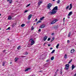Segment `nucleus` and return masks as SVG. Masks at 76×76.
Wrapping results in <instances>:
<instances>
[{
  "instance_id": "1",
  "label": "nucleus",
  "mask_w": 76,
  "mask_h": 76,
  "mask_svg": "<svg viewBox=\"0 0 76 76\" xmlns=\"http://www.w3.org/2000/svg\"><path fill=\"white\" fill-rule=\"evenodd\" d=\"M58 10V7L56 6L52 10V12L50 11L49 12V13L51 15H54V14H56L57 13L56 10Z\"/></svg>"
},
{
  "instance_id": "2",
  "label": "nucleus",
  "mask_w": 76,
  "mask_h": 76,
  "mask_svg": "<svg viewBox=\"0 0 76 76\" xmlns=\"http://www.w3.org/2000/svg\"><path fill=\"white\" fill-rule=\"evenodd\" d=\"M69 64H66L65 65V68L64 69H65L66 70H67L69 68Z\"/></svg>"
},
{
  "instance_id": "3",
  "label": "nucleus",
  "mask_w": 76,
  "mask_h": 76,
  "mask_svg": "<svg viewBox=\"0 0 76 76\" xmlns=\"http://www.w3.org/2000/svg\"><path fill=\"white\" fill-rule=\"evenodd\" d=\"M58 20L55 19L54 20L52 21L51 23V24L53 25Z\"/></svg>"
},
{
  "instance_id": "4",
  "label": "nucleus",
  "mask_w": 76,
  "mask_h": 76,
  "mask_svg": "<svg viewBox=\"0 0 76 76\" xmlns=\"http://www.w3.org/2000/svg\"><path fill=\"white\" fill-rule=\"evenodd\" d=\"M52 6L53 5H52V4L51 3H49L48 4V9H50V8L51 7V6Z\"/></svg>"
},
{
  "instance_id": "5",
  "label": "nucleus",
  "mask_w": 76,
  "mask_h": 76,
  "mask_svg": "<svg viewBox=\"0 0 76 76\" xmlns=\"http://www.w3.org/2000/svg\"><path fill=\"white\" fill-rule=\"evenodd\" d=\"M72 13L73 12H72V11L70 12L68 14V16H71V15H72L73 14Z\"/></svg>"
},
{
  "instance_id": "6",
  "label": "nucleus",
  "mask_w": 76,
  "mask_h": 76,
  "mask_svg": "<svg viewBox=\"0 0 76 76\" xmlns=\"http://www.w3.org/2000/svg\"><path fill=\"white\" fill-rule=\"evenodd\" d=\"M47 38L48 37L47 36H45V37H43V41H45L46 40Z\"/></svg>"
},
{
  "instance_id": "7",
  "label": "nucleus",
  "mask_w": 76,
  "mask_h": 76,
  "mask_svg": "<svg viewBox=\"0 0 76 76\" xmlns=\"http://www.w3.org/2000/svg\"><path fill=\"white\" fill-rule=\"evenodd\" d=\"M42 1H40L38 2V5L39 6H40L41 4H42Z\"/></svg>"
},
{
  "instance_id": "8",
  "label": "nucleus",
  "mask_w": 76,
  "mask_h": 76,
  "mask_svg": "<svg viewBox=\"0 0 76 76\" xmlns=\"http://www.w3.org/2000/svg\"><path fill=\"white\" fill-rule=\"evenodd\" d=\"M32 15H30L28 16V19H30L32 17Z\"/></svg>"
},
{
  "instance_id": "9",
  "label": "nucleus",
  "mask_w": 76,
  "mask_h": 76,
  "mask_svg": "<svg viewBox=\"0 0 76 76\" xmlns=\"http://www.w3.org/2000/svg\"><path fill=\"white\" fill-rule=\"evenodd\" d=\"M70 7L69 9V10H71L72 8V4H70Z\"/></svg>"
},
{
  "instance_id": "10",
  "label": "nucleus",
  "mask_w": 76,
  "mask_h": 76,
  "mask_svg": "<svg viewBox=\"0 0 76 76\" xmlns=\"http://www.w3.org/2000/svg\"><path fill=\"white\" fill-rule=\"evenodd\" d=\"M74 51L75 50L74 49H72L71 51H70V53H74Z\"/></svg>"
},
{
  "instance_id": "11",
  "label": "nucleus",
  "mask_w": 76,
  "mask_h": 76,
  "mask_svg": "<svg viewBox=\"0 0 76 76\" xmlns=\"http://www.w3.org/2000/svg\"><path fill=\"white\" fill-rule=\"evenodd\" d=\"M45 25H42L40 26V28H45Z\"/></svg>"
},
{
  "instance_id": "12",
  "label": "nucleus",
  "mask_w": 76,
  "mask_h": 76,
  "mask_svg": "<svg viewBox=\"0 0 76 76\" xmlns=\"http://www.w3.org/2000/svg\"><path fill=\"white\" fill-rule=\"evenodd\" d=\"M30 68H27V69H26L24 71V72H27L28 71V70H30Z\"/></svg>"
},
{
  "instance_id": "13",
  "label": "nucleus",
  "mask_w": 76,
  "mask_h": 76,
  "mask_svg": "<svg viewBox=\"0 0 76 76\" xmlns=\"http://www.w3.org/2000/svg\"><path fill=\"white\" fill-rule=\"evenodd\" d=\"M34 41H32L31 42V45H33L34 44Z\"/></svg>"
},
{
  "instance_id": "14",
  "label": "nucleus",
  "mask_w": 76,
  "mask_h": 76,
  "mask_svg": "<svg viewBox=\"0 0 76 76\" xmlns=\"http://www.w3.org/2000/svg\"><path fill=\"white\" fill-rule=\"evenodd\" d=\"M7 1H9V3L10 4H11V3H12V0H7Z\"/></svg>"
},
{
  "instance_id": "15",
  "label": "nucleus",
  "mask_w": 76,
  "mask_h": 76,
  "mask_svg": "<svg viewBox=\"0 0 76 76\" xmlns=\"http://www.w3.org/2000/svg\"><path fill=\"white\" fill-rule=\"evenodd\" d=\"M75 66L73 65H72V70H73V69H74V68H75Z\"/></svg>"
},
{
  "instance_id": "16",
  "label": "nucleus",
  "mask_w": 76,
  "mask_h": 76,
  "mask_svg": "<svg viewBox=\"0 0 76 76\" xmlns=\"http://www.w3.org/2000/svg\"><path fill=\"white\" fill-rule=\"evenodd\" d=\"M12 19V17H11V16H8L7 19Z\"/></svg>"
},
{
  "instance_id": "17",
  "label": "nucleus",
  "mask_w": 76,
  "mask_h": 76,
  "mask_svg": "<svg viewBox=\"0 0 76 76\" xmlns=\"http://www.w3.org/2000/svg\"><path fill=\"white\" fill-rule=\"evenodd\" d=\"M58 26L57 25L56 26H55V27H54V28H55V29H57L58 28Z\"/></svg>"
},
{
  "instance_id": "18",
  "label": "nucleus",
  "mask_w": 76,
  "mask_h": 76,
  "mask_svg": "<svg viewBox=\"0 0 76 76\" xmlns=\"http://www.w3.org/2000/svg\"><path fill=\"white\" fill-rule=\"evenodd\" d=\"M59 44H57V46H56V48L57 49H58V47L59 46Z\"/></svg>"
},
{
  "instance_id": "19",
  "label": "nucleus",
  "mask_w": 76,
  "mask_h": 76,
  "mask_svg": "<svg viewBox=\"0 0 76 76\" xmlns=\"http://www.w3.org/2000/svg\"><path fill=\"white\" fill-rule=\"evenodd\" d=\"M5 64V61H4L3 62V63H2V66H4Z\"/></svg>"
},
{
  "instance_id": "20",
  "label": "nucleus",
  "mask_w": 76,
  "mask_h": 76,
  "mask_svg": "<svg viewBox=\"0 0 76 76\" xmlns=\"http://www.w3.org/2000/svg\"><path fill=\"white\" fill-rule=\"evenodd\" d=\"M25 26V24H22L21 25V26L22 27H23L24 26Z\"/></svg>"
},
{
  "instance_id": "21",
  "label": "nucleus",
  "mask_w": 76,
  "mask_h": 76,
  "mask_svg": "<svg viewBox=\"0 0 76 76\" xmlns=\"http://www.w3.org/2000/svg\"><path fill=\"white\" fill-rule=\"evenodd\" d=\"M19 58H15V61H17L18 60Z\"/></svg>"
},
{
  "instance_id": "22",
  "label": "nucleus",
  "mask_w": 76,
  "mask_h": 76,
  "mask_svg": "<svg viewBox=\"0 0 76 76\" xmlns=\"http://www.w3.org/2000/svg\"><path fill=\"white\" fill-rule=\"evenodd\" d=\"M54 39H55V38H54V37H53V38H52V39H51V42H52V41H53V40Z\"/></svg>"
},
{
  "instance_id": "23",
  "label": "nucleus",
  "mask_w": 76,
  "mask_h": 76,
  "mask_svg": "<svg viewBox=\"0 0 76 76\" xmlns=\"http://www.w3.org/2000/svg\"><path fill=\"white\" fill-rule=\"evenodd\" d=\"M72 59L71 60H70L69 61V62L68 63V64H70L71 62L72 61Z\"/></svg>"
},
{
  "instance_id": "24",
  "label": "nucleus",
  "mask_w": 76,
  "mask_h": 76,
  "mask_svg": "<svg viewBox=\"0 0 76 76\" xmlns=\"http://www.w3.org/2000/svg\"><path fill=\"white\" fill-rule=\"evenodd\" d=\"M55 50H54L53 51H52V52L51 53L53 54L54 53V52H55Z\"/></svg>"
},
{
  "instance_id": "25",
  "label": "nucleus",
  "mask_w": 76,
  "mask_h": 76,
  "mask_svg": "<svg viewBox=\"0 0 76 76\" xmlns=\"http://www.w3.org/2000/svg\"><path fill=\"white\" fill-rule=\"evenodd\" d=\"M54 58V57L53 56L51 58V60H53Z\"/></svg>"
},
{
  "instance_id": "26",
  "label": "nucleus",
  "mask_w": 76,
  "mask_h": 76,
  "mask_svg": "<svg viewBox=\"0 0 76 76\" xmlns=\"http://www.w3.org/2000/svg\"><path fill=\"white\" fill-rule=\"evenodd\" d=\"M64 58H67V55H66V54H65V55Z\"/></svg>"
},
{
  "instance_id": "27",
  "label": "nucleus",
  "mask_w": 76,
  "mask_h": 76,
  "mask_svg": "<svg viewBox=\"0 0 76 76\" xmlns=\"http://www.w3.org/2000/svg\"><path fill=\"white\" fill-rule=\"evenodd\" d=\"M44 18H45V17H42V18H40V19H44Z\"/></svg>"
},
{
  "instance_id": "28",
  "label": "nucleus",
  "mask_w": 76,
  "mask_h": 76,
  "mask_svg": "<svg viewBox=\"0 0 76 76\" xmlns=\"http://www.w3.org/2000/svg\"><path fill=\"white\" fill-rule=\"evenodd\" d=\"M31 5V4H28L26 6V7H28V6H30Z\"/></svg>"
},
{
  "instance_id": "29",
  "label": "nucleus",
  "mask_w": 76,
  "mask_h": 76,
  "mask_svg": "<svg viewBox=\"0 0 76 76\" xmlns=\"http://www.w3.org/2000/svg\"><path fill=\"white\" fill-rule=\"evenodd\" d=\"M71 35V33L70 32L69 33L68 35V37H69Z\"/></svg>"
},
{
  "instance_id": "30",
  "label": "nucleus",
  "mask_w": 76,
  "mask_h": 76,
  "mask_svg": "<svg viewBox=\"0 0 76 76\" xmlns=\"http://www.w3.org/2000/svg\"><path fill=\"white\" fill-rule=\"evenodd\" d=\"M33 40V39H31L29 41H31V42H32V41H34Z\"/></svg>"
},
{
  "instance_id": "31",
  "label": "nucleus",
  "mask_w": 76,
  "mask_h": 76,
  "mask_svg": "<svg viewBox=\"0 0 76 76\" xmlns=\"http://www.w3.org/2000/svg\"><path fill=\"white\" fill-rule=\"evenodd\" d=\"M10 27H9L7 29H6V30H10Z\"/></svg>"
},
{
  "instance_id": "32",
  "label": "nucleus",
  "mask_w": 76,
  "mask_h": 76,
  "mask_svg": "<svg viewBox=\"0 0 76 76\" xmlns=\"http://www.w3.org/2000/svg\"><path fill=\"white\" fill-rule=\"evenodd\" d=\"M60 72H61V73H60V74L61 75H62V69L61 70V71H60Z\"/></svg>"
},
{
  "instance_id": "33",
  "label": "nucleus",
  "mask_w": 76,
  "mask_h": 76,
  "mask_svg": "<svg viewBox=\"0 0 76 76\" xmlns=\"http://www.w3.org/2000/svg\"><path fill=\"white\" fill-rule=\"evenodd\" d=\"M20 48V46H18V47L17 48V49L18 50H19Z\"/></svg>"
},
{
  "instance_id": "34",
  "label": "nucleus",
  "mask_w": 76,
  "mask_h": 76,
  "mask_svg": "<svg viewBox=\"0 0 76 76\" xmlns=\"http://www.w3.org/2000/svg\"><path fill=\"white\" fill-rule=\"evenodd\" d=\"M60 0H58V1H57V3L58 4L60 3Z\"/></svg>"
},
{
  "instance_id": "35",
  "label": "nucleus",
  "mask_w": 76,
  "mask_h": 76,
  "mask_svg": "<svg viewBox=\"0 0 76 76\" xmlns=\"http://www.w3.org/2000/svg\"><path fill=\"white\" fill-rule=\"evenodd\" d=\"M42 22V21H41L39 20L37 22V23H41Z\"/></svg>"
},
{
  "instance_id": "36",
  "label": "nucleus",
  "mask_w": 76,
  "mask_h": 76,
  "mask_svg": "<svg viewBox=\"0 0 76 76\" xmlns=\"http://www.w3.org/2000/svg\"><path fill=\"white\" fill-rule=\"evenodd\" d=\"M34 28V27H32L31 28V30H33Z\"/></svg>"
},
{
  "instance_id": "37",
  "label": "nucleus",
  "mask_w": 76,
  "mask_h": 76,
  "mask_svg": "<svg viewBox=\"0 0 76 76\" xmlns=\"http://www.w3.org/2000/svg\"><path fill=\"white\" fill-rule=\"evenodd\" d=\"M69 7V6H68L66 8V9H68Z\"/></svg>"
},
{
  "instance_id": "38",
  "label": "nucleus",
  "mask_w": 76,
  "mask_h": 76,
  "mask_svg": "<svg viewBox=\"0 0 76 76\" xmlns=\"http://www.w3.org/2000/svg\"><path fill=\"white\" fill-rule=\"evenodd\" d=\"M28 12V10H26L24 11V13H26Z\"/></svg>"
},
{
  "instance_id": "39",
  "label": "nucleus",
  "mask_w": 76,
  "mask_h": 76,
  "mask_svg": "<svg viewBox=\"0 0 76 76\" xmlns=\"http://www.w3.org/2000/svg\"><path fill=\"white\" fill-rule=\"evenodd\" d=\"M50 38H49L48 39V41H50Z\"/></svg>"
},
{
  "instance_id": "40",
  "label": "nucleus",
  "mask_w": 76,
  "mask_h": 76,
  "mask_svg": "<svg viewBox=\"0 0 76 76\" xmlns=\"http://www.w3.org/2000/svg\"><path fill=\"white\" fill-rule=\"evenodd\" d=\"M28 54V53L26 52L25 53V54L26 55Z\"/></svg>"
},
{
  "instance_id": "41",
  "label": "nucleus",
  "mask_w": 76,
  "mask_h": 76,
  "mask_svg": "<svg viewBox=\"0 0 76 76\" xmlns=\"http://www.w3.org/2000/svg\"><path fill=\"white\" fill-rule=\"evenodd\" d=\"M49 61V59H48L47 61H46V62H48Z\"/></svg>"
},
{
  "instance_id": "42",
  "label": "nucleus",
  "mask_w": 76,
  "mask_h": 76,
  "mask_svg": "<svg viewBox=\"0 0 76 76\" xmlns=\"http://www.w3.org/2000/svg\"><path fill=\"white\" fill-rule=\"evenodd\" d=\"M67 42H68V43H69V40H67Z\"/></svg>"
},
{
  "instance_id": "43",
  "label": "nucleus",
  "mask_w": 76,
  "mask_h": 76,
  "mask_svg": "<svg viewBox=\"0 0 76 76\" xmlns=\"http://www.w3.org/2000/svg\"><path fill=\"white\" fill-rule=\"evenodd\" d=\"M39 32H40L41 31V29H39L38 31Z\"/></svg>"
},
{
  "instance_id": "44",
  "label": "nucleus",
  "mask_w": 76,
  "mask_h": 76,
  "mask_svg": "<svg viewBox=\"0 0 76 76\" xmlns=\"http://www.w3.org/2000/svg\"><path fill=\"white\" fill-rule=\"evenodd\" d=\"M21 57L22 58H23L24 57H25L24 56H21Z\"/></svg>"
},
{
  "instance_id": "45",
  "label": "nucleus",
  "mask_w": 76,
  "mask_h": 76,
  "mask_svg": "<svg viewBox=\"0 0 76 76\" xmlns=\"http://www.w3.org/2000/svg\"><path fill=\"white\" fill-rule=\"evenodd\" d=\"M68 19H70V17L69 16L67 17Z\"/></svg>"
},
{
  "instance_id": "46",
  "label": "nucleus",
  "mask_w": 76,
  "mask_h": 76,
  "mask_svg": "<svg viewBox=\"0 0 76 76\" xmlns=\"http://www.w3.org/2000/svg\"><path fill=\"white\" fill-rule=\"evenodd\" d=\"M52 49H53V48H50V50H51Z\"/></svg>"
},
{
  "instance_id": "47",
  "label": "nucleus",
  "mask_w": 76,
  "mask_h": 76,
  "mask_svg": "<svg viewBox=\"0 0 76 76\" xmlns=\"http://www.w3.org/2000/svg\"><path fill=\"white\" fill-rule=\"evenodd\" d=\"M29 45L28 44V46H27L29 48V47H30V45Z\"/></svg>"
},
{
  "instance_id": "48",
  "label": "nucleus",
  "mask_w": 76,
  "mask_h": 76,
  "mask_svg": "<svg viewBox=\"0 0 76 76\" xmlns=\"http://www.w3.org/2000/svg\"><path fill=\"white\" fill-rule=\"evenodd\" d=\"M46 43H44L43 45H44V46H45V45H46Z\"/></svg>"
},
{
  "instance_id": "49",
  "label": "nucleus",
  "mask_w": 76,
  "mask_h": 76,
  "mask_svg": "<svg viewBox=\"0 0 76 76\" xmlns=\"http://www.w3.org/2000/svg\"><path fill=\"white\" fill-rule=\"evenodd\" d=\"M58 69H57V70H56V72H58Z\"/></svg>"
},
{
  "instance_id": "50",
  "label": "nucleus",
  "mask_w": 76,
  "mask_h": 76,
  "mask_svg": "<svg viewBox=\"0 0 76 76\" xmlns=\"http://www.w3.org/2000/svg\"><path fill=\"white\" fill-rule=\"evenodd\" d=\"M50 44H48V46H50Z\"/></svg>"
},
{
  "instance_id": "51",
  "label": "nucleus",
  "mask_w": 76,
  "mask_h": 76,
  "mask_svg": "<svg viewBox=\"0 0 76 76\" xmlns=\"http://www.w3.org/2000/svg\"><path fill=\"white\" fill-rule=\"evenodd\" d=\"M74 76H76V73L75 74Z\"/></svg>"
},
{
  "instance_id": "52",
  "label": "nucleus",
  "mask_w": 76,
  "mask_h": 76,
  "mask_svg": "<svg viewBox=\"0 0 76 76\" xmlns=\"http://www.w3.org/2000/svg\"><path fill=\"white\" fill-rule=\"evenodd\" d=\"M6 51L5 50H4L3 51V52H5Z\"/></svg>"
},
{
  "instance_id": "53",
  "label": "nucleus",
  "mask_w": 76,
  "mask_h": 76,
  "mask_svg": "<svg viewBox=\"0 0 76 76\" xmlns=\"http://www.w3.org/2000/svg\"><path fill=\"white\" fill-rule=\"evenodd\" d=\"M56 76V74H55L54 75V76Z\"/></svg>"
},
{
  "instance_id": "54",
  "label": "nucleus",
  "mask_w": 76,
  "mask_h": 76,
  "mask_svg": "<svg viewBox=\"0 0 76 76\" xmlns=\"http://www.w3.org/2000/svg\"><path fill=\"white\" fill-rule=\"evenodd\" d=\"M42 20H42V19H40V21H42Z\"/></svg>"
},
{
  "instance_id": "55",
  "label": "nucleus",
  "mask_w": 76,
  "mask_h": 76,
  "mask_svg": "<svg viewBox=\"0 0 76 76\" xmlns=\"http://www.w3.org/2000/svg\"><path fill=\"white\" fill-rule=\"evenodd\" d=\"M35 21H37V19H36L35 20Z\"/></svg>"
},
{
  "instance_id": "56",
  "label": "nucleus",
  "mask_w": 76,
  "mask_h": 76,
  "mask_svg": "<svg viewBox=\"0 0 76 76\" xmlns=\"http://www.w3.org/2000/svg\"><path fill=\"white\" fill-rule=\"evenodd\" d=\"M55 0H53V1H55Z\"/></svg>"
},
{
  "instance_id": "57",
  "label": "nucleus",
  "mask_w": 76,
  "mask_h": 76,
  "mask_svg": "<svg viewBox=\"0 0 76 76\" xmlns=\"http://www.w3.org/2000/svg\"><path fill=\"white\" fill-rule=\"evenodd\" d=\"M53 34H54L53 33H52V35H53Z\"/></svg>"
},
{
  "instance_id": "58",
  "label": "nucleus",
  "mask_w": 76,
  "mask_h": 76,
  "mask_svg": "<svg viewBox=\"0 0 76 76\" xmlns=\"http://www.w3.org/2000/svg\"><path fill=\"white\" fill-rule=\"evenodd\" d=\"M12 62H10V64H12Z\"/></svg>"
},
{
  "instance_id": "59",
  "label": "nucleus",
  "mask_w": 76,
  "mask_h": 76,
  "mask_svg": "<svg viewBox=\"0 0 76 76\" xmlns=\"http://www.w3.org/2000/svg\"><path fill=\"white\" fill-rule=\"evenodd\" d=\"M63 19H65V18H64Z\"/></svg>"
},
{
  "instance_id": "60",
  "label": "nucleus",
  "mask_w": 76,
  "mask_h": 76,
  "mask_svg": "<svg viewBox=\"0 0 76 76\" xmlns=\"http://www.w3.org/2000/svg\"><path fill=\"white\" fill-rule=\"evenodd\" d=\"M42 72V71H39V72Z\"/></svg>"
},
{
  "instance_id": "61",
  "label": "nucleus",
  "mask_w": 76,
  "mask_h": 76,
  "mask_svg": "<svg viewBox=\"0 0 76 76\" xmlns=\"http://www.w3.org/2000/svg\"><path fill=\"white\" fill-rule=\"evenodd\" d=\"M1 14H0V16H1Z\"/></svg>"
},
{
  "instance_id": "62",
  "label": "nucleus",
  "mask_w": 76,
  "mask_h": 76,
  "mask_svg": "<svg viewBox=\"0 0 76 76\" xmlns=\"http://www.w3.org/2000/svg\"><path fill=\"white\" fill-rule=\"evenodd\" d=\"M8 40H9V39H8Z\"/></svg>"
},
{
  "instance_id": "63",
  "label": "nucleus",
  "mask_w": 76,
  "mask_h": 76,
  "mask_svg": "<svg viewBox=\"0 0 76 76\" xmlns=\"http://www.w3.org/2000/svg\"><path fill=\"white\" fill-rule=\"evenodd\" d=\"M63 20H64V22L65 20H64V19Z\"/></svg>"
},
{
  "instance_id": "64",
  "label": "nucleus",
  "mask_w": 76,
  "mask_h": 76,
  "mask_svg": "<svg viewBox=\"0 0 76 76\" xmlns=\"http://www.w3.org/2000/svg\"><path fill=\"white\" fill-rule=\"evenodd\" d=\"M12 27H14V26H13H13H12Z\"/></svg>"
}]
</instances>
